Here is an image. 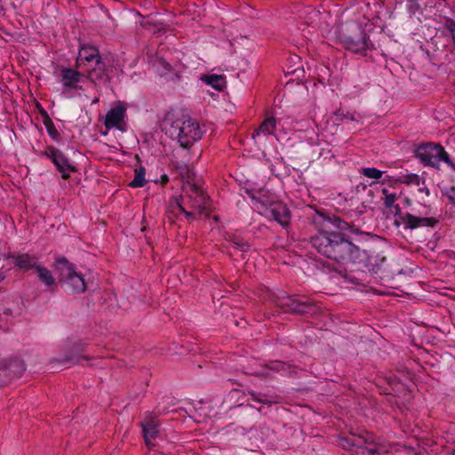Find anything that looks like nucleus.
Here are the masks:
<instances>
[{
	"label": "nucleus",
	"mask_w": 455,
	"mask_h": 455,
	"mask_svg": "<svg viewBox=\"0 0 455 455\" xmlns=\"http://www.w3.org/2000/svg\"><path fill=\"white\" fill-rule=\"evenodd\" d=\"M313 246L323 255L339 263H347L358 258L359 250L339 234L328 230L312 238Z\"/></svg>",
	"instance_id": "nucleus-1"
},
{
	"label": "nucleus",
	"mask_w": 455,
	"mask_h": 455,
	"mask_svg": "<svg viewBox=\"0 0 455 455\" xmlns=\"http://www.w3.org/2000/svg\"><path fill=\"white\" fill-rule=\"evenodd\" d=\"M166 133L176 140L183 148H188L202 137L199 124L191 117L183 116L172 121L166 128Z\"/></svg>",
	"instance_id": "nucleus-2"
},
{
	"label": "nucleus",
	"mask_w": 455,
	"mask_h": 455,
	"mask_svg": "<svg viewBox=\"0 0 455 455\" xmlns=\"http://www.w3.org/2000/svg\"><path fill=\"white\" fill-rule=\"evenodd\" d=\"M54 268L59 275L60 283L67 291L81 293L86 290L83 275L78 273L75 266L66 259H58Z\"/></svg>",
	"instance_id": "nucleus-3"
},
{
	"label": "nucleus",
	"mask_w": 455,
	"mask_h": 455,
	"mask_svg": "<svg viewBox=\"0 0 455 455\" xmlns=\"http://www.w3.org/2000/svg\"><path fill=\"white\" fill-rule=\"evenodd\" d=\"M253 199L260 205H255L262 215L277 221L282 226H287L290 222V212L287 207L280 202L274 201L266 195L260 196L259 198L252 196Z\"/></svg>",
	"instance_id": "nucleus-4"
},
{
	"label": "nucleus",
	"mask_w": 455,
	"mask_h": 455,
	"mask_svg": "<svg viewBox=\"0 0 455 455\" xmlns=\"http://www.w3.org/2000/svg\"><path fill=\"white\" fill-rule=\"evenodd\" d=\"M416 156L425 164L438 168L441 162L446 163L451 168L454 164L450 160L444 148L436 144L428 143L416 149Z\"/></svg>",
	"instance_id": "nucleus-5"
},
{
	"label": "nucleus",
	"mask_w": 455,
	"mask_h": 455,
	"mask_svg": "<svg viewBox=\"0 0 455 455\" xmlns=\"http://www.w3.org/2000/svg\"><path fill=\"white\" fill-rule=\"evenodd\" d=\"M183 191L194 212H202L206 205V196L199 187L194 183L189 173L187 176V180L183 183Z\"/></svg>",
	"instance_id": "nucleus-6"
},
{
	"label": "nucleus",
	"mask_w": 455,
	"mask_h": 455,
	"mask_svg": "<svg viewBox=\"0 0 455 455\" xmlns=\"http://www.w3.org/2000/svg\"><path fill=\"white\" fill-rule=\"evenodd\" d=\"M83 76L82 72L70 68H60L57 75L58 80L62 84L66 93L79 89L78 84Z\"/></svg>",
	"instance_id": "nucleus-7"
},
{
	"label": "nucleus",
	"mask_w": 455,
	"mask_h": 455,
	"mask_svg": "<svg viewBox=\"0 0 455 455\" xmlns=\"http://www.w3.org/2000/svg\"><path fill=\"white\" fill-rule=\"evenodd\" d=\"M93 62L100 69H102V62L98 49L89 45L82 46L76 58V68H84Z\"/></svg>",
	"instance_id": "nucleus-8"
},
{
	"label": "nucleus",
	"mask_w": 455,
	"mask_h": 455,
	"mask_svg": "<svg viewBox=\"0 0 455 455\" xmlns=\"http://www.w3.org/2000/svg\"><path fill=\"white\" fill-rule=\"evenodd\" d=\"M45 154L50 157L59 172L61 173L63 179H68L70 173L75 171V167L69 163V161L60 153V151L49 148L45 151Z\"/></svg>",
	"instance_id": "nucleus-9"
},
{
	"label": "nucleus",
	"mask_w": 455,
	"mask_h": 455,
	"mask_svg": "<svg viewBox=\"0 0 455 455\" xmlns=\"http://www.w3.org/2000/svg\"><path fill=\"white\" fill-rule=\"evenodd\" d=\"M125 116V108L121 106L117 105L111 108L106 115L105 117V126L108 129L111 128H119L121 123L123 122Z\"/></svg>",
	"instance_id": "nucleus-10"
},
{
	"label": "nucleus",
	"mask_w": 455,
	"mask_h": 455,
	"mask_svg": "<svg viewBox=\"0 0 455 455\" xmlns=\"http://www.w3.org/2000/svg\"><path fill=\"white\" fill-rule=\"evenodd\" d=\"M288 368L289 366L283 362H271L269 364L263 366V368L260 371H256L255 375L264 378H272L274 372L285 373Z\"/></svg>",
	"instance_id": "nucleus-11"
},
{
	"label": "nucleus",
	"mask_w": 455,
	"mask_h": 455,
	"mask_svg": "<svg viewBox=\"0 0 455 455\" xmlns=\"http://www.w3.org/2000/svg\"><path fill=\"white\" fill-rule=\"evenodd\" d=\"M403 222L408 228H417L419 227L431 226L434 220L429 218H420L410 213H406L402 217Z\"/></svg>",
	"instance_id": "nucleus-12"
},
{
	"label": "nucleus",
	"mask_w": 455,
	"mask_h": 455,
	"mask_svg": "<svg viewBox=\"0 0 455 455\" xmlns=\"http://www.w3.org/2000/svg\"><path fill=\"white\" fill-rule=\"evenodd\" d=\"M141 427L145 442L148 445H150L151 441L156 438L158 433L157 424L154 421L152 418H149L145 419L144 421L141 422Z\"/></svg>",
	"instance_id": "nucleus-13"
},
{
	"label": "nucleus",
	"mask_w": 455,
	"mask_h": 455,
	"mask_svg": "<svg viewBox=\"0 0 455 455\" xmlns=\"http://www.w3.org/2000/svg\"><path fill=\"white\" fill-rule=\"evenodd\" d=\"M276 126V122L273 117L266 118L263 123L259 125V129L253 134V138H259L260 135H270L273 134Z\"/></svg>",
	"instance_id": "nucleus-14"
},
{
	"label": "nucleus",
	"mask_w": 455,
	"mask_h": 455,
	"mask_svg": "<svg viewBox=\"0 0 455 455\" xmlns=\"http://www.w3.org/2000/svg\"><path fill=\"white\" fill-rule=\"evenodd\" d=\"M12 259L14 265L24 270H28L36 267L35 259L28 254H20Z\"/></svg>",
	"instance_id": "nucleus-15"
},
{
	"label": "nucleus",
	"mask_w": 455,
	"mask_h": 455,
	"mask_svg": "<svg viewBox=\"0 0 455 455\" xmlns=\"http://www.w3.org/2000/svg\"><path fill=\"white\" fill-rule=\"evenodd\" d=\"M282 307H286L287 311L293 313H304L307 311V305L303 302H299L295 299L289 298Z\"/></svg>",
	"instance_id": "nucleus-16"
},
{
	"label": "nucleus",
	"mask_w": 455,
	"mask_h": 455,
	"mask_svg": "<svg viewBox=\"0 0 455 455\" xmlns=\"http://www.w3.org/2000/svg\"><path fill=\"white\" fill-rule=\"evenodd\" d=\"M202 80L212 88L220 91L225 86V78L219 75H210L202 77Z\"/></svg>",
	"instance_id": "nucleus-17"
},
{
	"label": "nucleus",
	"mask_w": 455,
	"mask_h": 455,
	"mask_svg": "<svg viewBox=\"0 0 455 455\" xmlns=\"http://www.w3.org/2000/svg\"><path fill=\"white\" fill-rule=\"evenodd\" d=\"M36 272L40 280L47 286H53L56 284L55 279L50 270L44 267L36 266Z\"/></svg>",
	"instance_id": "nucleus-18"
},
{
	"label": "nucleus",
	"mask_w": 455,
	"mask_h": 455,
	"mask_svg": "<svg viewBox=\"0 0 455 455\" xmlns=\"http://www.w3.org/2000/svg\"><path fill=\"white\" fill-rule=\"evenodd\" d=\"M87 77L94 83L105 82L107 77L104 70V64L102 63V69H100L99 67L96 66L94 68L88 70Z\"/></svg>",
	"instance_id": "nucleus-19"
},
{
	"label": "nucleus",
	"mask_w": 455,
	"mask_h": 455,
	"mask_svg": "<svg viewBox=\"0 0 455 455\" xmlns=\"http://www.w3.org/2000/svg\"><path fill=\"white\" fill-rule=\"evenodd\" d=\"M403 182L408 185L417 186L419 187V190L420 192H426L427 194H428L427 189L421 187V185H423V180L417 174L405 175L403 177Z\"/></svg>",
	"instance_id": "nucleus-20"
},
{
	"label": "nucleus",
	"mask_w": 455,
	"mask_h": 455,
	"mask_svg": "<svg viewBox=\"0 0 455 455\" xmlns=\"http://www.w3.org/2000/svg\"><path fill=\"white\" fill-rule=\"evenodd\" d=\"M146 182L145 169L143 167L136 169L134 179L131 181L130 186L132 188H141L146 184Z\"/></svg>",
	"instance_id": "nucleus-21"
},
{
	"label": "nucleus",
	"mask_w": 455,
	"mask_h": 455,
	"mask_svg": "<svg viewBox=\"0 0 455 455\" xmlns=\"http://www.w3.org/2000/svg\"><path fill=\"white\" fill-rule=\"evenodd\" d=\"M382 192L385 195L384 203L386 207L391 209L392 212L397 213L400 209L397 205L395 204L396 195L394 193H388L387 189H383Z\"/></svg>",
	"instance_id": "nucleus-22"
},
{
	"label": "nucleus",
	"mask_w": 455,
	"mask_h": 455,
	"mask_svg": "<svg viewBox=\"0 0 455 455\" xmlns=\"http://www.w3.org/2000/svg\"><path fill=\"white\" fill-rule=\"evenodd\" d=\"M24 370L25 368L23 366V363H21L18 360L11 362L7 369V371H9L8 375L11 378L20 376L24 371Z\"/></svg>",
	"instance_id": "nucleus-23"
},
{
	"label": "nucleus",
	"mask_w": 455,
	"mask_h": 455,
	"mask_svg": "<svg viewBox=\"0 0 455 455\" xmlns=\"http://www.w3.org/2000/svg\"><path fill=\"white\" fill-rule=\"evenodd\" d=\"M366 47V41L364 38L359 39L356 42L350 40L347 41V48L353 52H358L364 50Z\"/></svg>",
	"instance_id": "nucleus-24"
},
{
	"label": "nucleus",
	"mask_w": 455,
	"mask_h": 455,
	"mask_svg": "<svg viewBox=\"0 0 455 455\" xmlns=\"http://www.w3.org/2000/svg\"><path fill=\"white\" fill-rule=\"evenodd\" d=\"M362 173L370 179L379 180L382 176V172L376 168H363Z\"/></svg>",
	"instance_id": "nucleus-25"
},
{
	"label": "nucleus",
	"mask_w": 455,
	"mask_h": 455,
	"mask_svg": "<svg viewBox=\"0 0 455 455\" xmlns=\"http://www.w3.org/2000/svg\"><path fill=\"white\" fill-rule=\"evenodd\" d=\"M250 395L253 401H256L260 403L271 404V403H276V401H275V400L267 398L266 395H258L256 393H251Z\"/></svg>",
	"instance_id": "nucleus-26"
},
{
	"label": "nucleus",
	"mask_w": 455,
	"mask_h": 455,
	"mask_svg": "<svg viewBox=\"0 0 455 455\" xmlns=\"http://www.w3.org/2000/svg\"><path fill=\"white\" fill-rule=\"evenodd\" d=\"M173 208H177L179 210L180 212H183L184 214H186L187 217H190L194 214L193 212H188V211H186L180 204V203L178 202V200H175V203L174 204L172 205Z\"/></svg>",
	"instance_id": "nucleus-27"
},
{
	"label": "nucleus",
	"mask_w": 455,
	"mask_h": 455,
	"mask_svg": "<svg viewBox=\"0 0 455 455\" xmlns=\"http://www.w3.org/2000/svg\"><path fill=\"white\" fill-rule=\"evenodd\" d=\"M451 32L455 44V23L451 24Z\"/></svg>",
	"instance_id": "nucleus-28"
},
{
	"label": "nucleus",
	"mask_w": 455,
	"mask_h": 455,
	"mask_svg": "<svg viewBox=\"0 0 455 455\" xmlns=\"http://www.w3.org/2000/svg\"><path fill=\"white\" fill-rule=\"evenodd\" d=\"M368 451L371 454H374L378 451V449L374 446V447H370V448H367Z\"/></svg>",
	"instance_id": "nucleus-29"
},
{
	"label": "nucleus",
	"mask_w": 455,
	"mask_h": 455,
	"mask_svg": "<svg viewBox=\"0 0 455 455\" xmlns=\"http://www.w3.org/2000/svg\"><path fill=\"white\" fill-rule=\"evenodd\" d=\"M6 275L5 272L3 270H0V283L4 280Z\"/></svg>",
	"instance_id": "nucleus-30"
},
{
	"label": "nucleus",
	"mask_w": 455,
	"mask_h": 455,
	"mask_svg": "<svg viewBox=\"0 0 455 455\" xmlns=\"http://www.w3.org/2000/svg\"><path fill=\"white\" fill-rule=\"evenodd\" d=\"M350 120L354 121H359V119L355 118L354 115H352L351 116L348 117Z\"/></svg>",
	"instance_id": "nucleus-31"
},
{
	"label": "nucleus",
	"mask_w": 455,
	"mask_h": 455,
	"mask_svg": "<svg viewBox=\"0 0 455 455\" xmlns=\"http://www.w3.org/2000/svg\"><path fill=\"white\" fill-rule=\"evenodd\" d=\"M163 180H164V181H166L168 179H167V177H166V176H164V177L163 178Z\"/></svg>",
	"instance_id": "nucleus-32"
}]
</instances>
